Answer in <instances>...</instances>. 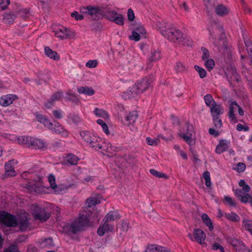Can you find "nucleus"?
<instances>
[{
    "label": "nucleus",
    "instance_id": "1",
    "mask_svg": "<svg viewBox=\"0 0 252 252\" xmlns=\"http://www.w3.org/2000/svg\"><path fill=\"white\" fill-rule=\"evenodd\" d=\"M210 40L219 50L226 48L225 35L222 26L220 24L214 23L210 29Z\"/></svg>",
    "mask_w": 252,
    "mask_h": 252
},
{
    "label": "nucleus",
    "instance_id": "2",
    "mask_svg": "<svg viewBox=\"0 0 252 252\" xmlns=\"http://www.w3.org/2000/svg\"><path fill=\"white\" fill-rule=\"evenodd\" d=\"M90 218L89 215L80 214L78 220H75L67 227L68 231L74 234L81 231L84 226L89 225Z\"/></svg>",
    "mask_w": 252,
    "mask_h": 252
},
{
    "label": "nucleus",
    "instance_id": "3",
    "mask_svg": "<svg viewBox=\"0 0 252 252\" xmlns=\"http://www.w3.org/2000/svg\"><path fill=\"white\" fill-rule=\"evenodd\" d=\"M80 12L82 13L90 16V18L93 20H98L102 19L105 15L103 9L98 7L89 5L80 7Z\"/></svg>",
    "mask_w": 252,
    "mask_h": 252
},
{
    "label": "nucleus",
    "instance_id": "4",
    "mask_svg": "<svg viewBox=\"0 0 252 252\" xmlns=\"http://www.w3.org/2000/svg\"><path fill=\"white\" fill-rule=\"evenodd\" d=\"M164 37L173 42L184 44V38L183 36L182 32L173 25L170 29H168L166 35H165Z\"/></svg>",
    "mask_w": 252,
    "mask_h": 252
},
{
    "label": "nucleus",
    "instance_id": "5",
    "mask_svg": "<svg viewBox=\"0 0 252 252\" xmlns=\"http://www.w3.org/2000/svg\"><path fill=\"white\" fill-rule=\"evenodd\" d=\"M32 209L35 219L40 220L41 222L46 221L50 217V214L47 212L45 208L33 205Z\"/></svg>",
    "mask_w": 252,
    "mask_h": 252
},
{
    "label": "nucleus",
    "instance_id": "6",
    "mask_svg": "<svg viewBox=\"0 0 252 252\" xmlns=\"http://www.w3.org/2000/svg\"><path fill=\"white\" fill-rule=\"evenodd\" d=\"M16 216L5 211L0 212V222L7 227H16Z\"/></svg>",
    "mask_w": 252,
    "mask_h": 252
},
{
    "label": "nucleus",
    "instance_id": "7",
    "mask_svg": "<svg viewBox=\"0 0 252 252\" xmlns=\"http://www.w3.org/2000/svg\"><path fill=\"white\" fill-rule=\"evenodd\" d=\"M24 12L27 13L26 9H21L20 5L16 6V8H14V11L9 13H5L3 16V21L5 23L8 24L12 23L15 19L17 17L18 12Z\"/></svg>",
    "mask_w": 252,
    "mask_h": 252
},
{
    "label": "nucleus",
    "instance_id": "8",
    "mask_svg": "<svg viewBox=\"0 0 252 252\" xmlns=\"http://www.w3.org/2000/svg\"><path fill=\"white\" fill-rule=\"evenodd\" d=\"M55 35L60 39L63 40L72 38L74 36L75 33L69 29L62 27L55 31Z\"/></svg>",
    "mask_w": 252,
    "mask_h": 252
},
{
    "label": "nucleus",
    "instance_id": "9",
    "mask_svg": "<svg viewBox=\"0 0 252 252\" xmlns=\"http://www.w3.org/2000/svg\"><path fill=\"white\" fill-rule=\"evenodd\" d=\"M16 226L22 231H26L30 226L29 219L25 215H20L16 218Z\"/></svg>",
    "mask_w": 252,
    "mask_h": 252
},
{
    "label": "nucleus",
    "instance_id": "10",
    "mask_svg": "<svg viewBox=\"0 0 252 252\" xmlns=\"http://www.w3.org/2000/svg\"><path fill=\"white\" fill-rule=\"evenodd\" d=\"M229 242L234 248L236 252H250V250L239 240L230 238Z\"/></svg>",
    "mask_w": 252,
    "mask_h": 252
},
{
    "label": "nucleus",
    "instance_id": "11",
    "mask_svg": "<svg viewBox=\"0 0 252 252\" xmlns=\"http://www.w3.org/2000/svg\"><path fill=\"white\" fill-rule=\"evenodd\" d=\"M141 91H139L138 87L135 84L124 93L123 97L125 99H130L141 94Z\"/></svg>",
    "mask_w": 252,
    "mask_h": 252
},
{
    "label": "nucleus",
    "instance_id": "12",
    "mask_svg": "<svg viewBox=\"0 0 252 252\" xmlns=\"http://www.w3.org/2000/svg\"><path fill=\"white\" fill-rule=\"evenodd\" d=\"M47 144L45 142L40 139L31 138L29 148L33 149H42L47 147Z\"/></svg>",
    "mask_w": 252,
    "mask_h": 252
},
{
    "label": "nucleus",
    "instance_id": "13",
    "mask_svg": "<svg viewBox=\"0 0 252 252\" xmlns=\"http://www.w3.org/2000/svg\"><path fill=\"white\" fill-rule=\"evenodd\" d=\"M101 224L97 230V234L100 236H102L105 232H113L114 230V226L109 223L105 220Z\"/></svg>",
    "mask_w": 252,
    "mask_h": 252
},
{
    "label": "nucleus",
    "instance_id": "14",
    "mask_svg": "<svg viewBox=\"0 0 252 252\" xmlns=\"http://www.w3.org/2000/svg\"><path fill=\"white\" fill-rule=\"evenodd\" d=\"M228 102H230L229 106V110L228 113V117L229 119L233 123H236L238 122V120L234 114V111L237 107L239 106V104L237 102L234 101H229Z\"/></svg>",
    "mask_w": 252,
    "mask_h": 252
},
{
    "label": "nucleus",
    "instance_id": "15",
    "mask_svg": "<svg viewBox=\"0 0 252 252\" xmlns=\"http://www.w3.org/2000/svg\"><path fill=\"white\" fill-rule=\"evenodd\" d=\"M226 76L230 84H232V82L234 81L239 82L241 80V78L238 74L236 68L233 67H231L228 69Z\"/></svg>",
    "mask_w": 252,
    "mask_h": 252
},
{
    "label": "nucleus",
    "instance_id": "16",
    "mask_svg": "<svg viewBox=\"0 0 252 252\" xmlns=\"http://www.w3.org/2000/svg\"><path fill=\"white\" fill-rule=\"evenodd\" d=\"M103 141L101 138L93 135L92 140L90 141L88 145L92 148L96 150H98L102 148Z\"/></svg>",
    "mask_w": 252,
    "mask_h": 252
},
{
    "label": "nucleus",
    "instance_id": "17",
    "mask_svg": "<svg viewBox=\"0 0 252 252\" xmlns=\"http://www.w3.org/2000/svg\"><path fill=\"white\" fill-rule=\"evenodd\" d=\"M138 117V113L136 111H132L125 118V120H122V123L126 126H129L133 124Z\"/></svg>",
    "mask_w": 252,
    "mask_h": 252
},
{
    "label": "nucleus",
    "instance_id": "18",
    "mask_svg": "<svg viewBox=\"0 0 252 252\" xmlns=\"http://www.w3.org/2000/svg\"><path fill=\"white\" fill-rule=\"evenodd\" d=\"M52 132L60 134L62 136L66 137L68 135V131L65 130L59 123L55 122L51 129Z\"/></svg>",
    "mask_w": 252,
    "mask_h": 252
},
{
    "label": "nucleus",
    "instance_id": "19",
    "mask_svg": "<svg viewBox=\"0 0 252 252\" xmlns=\"http://www.w3.org/2000/svg\"><path fill=\"white\" fill-rule=\"evenodd\" d=\"M152 80L151 78L146 77L143 78L140 82L135 84L138 87L139 91H141V94L145 91L150 86Z\"/></svg>",
    "mask_w": 252,
    "mask_h": 252
},
{
    "label": "nucleus",
    "instance_id": "20",
    "mask_svg": "<svg viewBox=\"0 0 252 252\" xmlns=\"http://www.w3.org/2000/svg\"><path fill=\"white\" fill-rule=\"evenodd\" d=\"M16 98V95L12 94L3 95L0 98V104L2 106H7L12 104Z\"/></svg>",
    "mask_w": 252,
    "mask_h": 252
},
{
    "label": "nucleus",
    "instance_id": "21",
    "mask_svg": "<svg viewBox=\"0 0 252 252\" xmlns=\"http://www.w3.org/2000/svg\"><path fill=\"white\" fill-rule=\"evenodd\" d=\"M210 112L212 117H219L223 113V108L220 104L214 102L210 107Z\"/></svg>",
    "mask_w": 252,
    "mask_h": 252
},
{
    "label": "nucleus",
    "instance_id": "22",
    "mask_svg": "<svg viewBox=\"0 0 252 252\" xmlns=\"http://www.w3.org/2000/svg\"><path fill=\"white\" fill-rule=\"evenodd\" d=\"M63 95L62 92H58L54 93L49 99L45 103V106L48 108H50L54 104V102L59 101Z\"/></svg>",
    "mask_w": 252,
    "mask_h": 252
},
{
    "label": "nucleus",
    "instance_id": "23",
    "mask_svg": "<svg viewBox=\"0 0 252 252\" xmlns=\"http://www.w3.org/2000/svg\"><path fill=\"white\" fill-rule=\"evenodd\" d=\"M38 245L42 249L51 248L54 246L53 240L52 238H41L38 241Z\"/></svg>",
    "mask_w": 252,
    "mask_h": 252
},
{
    "label": "nucleus",
    "instance_id": "24",
    "mask_svg": "<svg viewBox=\"0 0 252 252\" xmlns=\"http://www.w3.org/2000/svg\"><path fill=\"white\" fill-rule=\"evenodd\" d=\"M26 187L27 189L32 192H34L41 194L44 192V188L37 183L28 184L26 185Z\"/></svg>",
    "mask_w": 252,
    "mask_h": 252
},
{
    "label": "nucleus",
    "instance_id": "25",
    "mask_svg": "<svg viewBox=\"0 0 252 252\" xmlns=\"http://www.w3.org/2000/svg\"><path fill=\"white\" fill-rule=\"evenodd\" d=\"M229 142L226 140H221L216 148V152L218 154L227 151L229 147Z\"/></svg>",
    "mask_w": 252,
    "mask_h": 252
},
{
    "label": "nucleus",
    "instance_id": "26",
    "mask_svg": "<svg viewBox=\"0 0 252 252\" xmlns=\"http://www.w3.org/2000/svg\"><path fill=\"white\" fill-rule=\"evenodd\" d=\"M144 252H170L166 248L157 245L148 246Z\"/></svg>",
    "mask_w": 252,
    "mask_h": 252
},
{
    "label": "nucleus",
    "instance_id": "27",
    "mask_svg": "<svg viewBox=\"0 0 252 252\" xmlns=\"http://www.w3.org/2000/svg\"><path fill=\"white\" fill-rule=\"evenodd\" d=\"M195 239L200 244L204 243L206 234L200 229H195L193 232Z\"/></svg>",
    "mask_w": 252,
    "mask_h": 252
},
{
    "label": "nucleus",
    "instance_id": "28",
    "mask_svg": "<svg viewBox=\"0 0 252 252\" xmlns=\"http://www.w3.org/2000/svg\"><path fill=\"white\" fill-rule=\"evenodd\" d=\"M172 25L168 23H165L164 21L162 22H158L157 24V28L160 31V33L164 36L166 35V33L168 32V29H170Z\"/></svg>",
    "mask_w": 252,
    "mask_h": 252
},
{
    "label": "nucleus",
    "instance_id": "29",
    "mask_svg": "<svg viewBox=\"0 0 252 252\" xmlns=\"http://www.w3.org/2000/svg\"><path fill=\"white\" fill-rule=\"evenodd\" d=\"M215 11L217 15L223 16L229 13V9L226 6L220 4L216 7Z\"/></svg>",
    "mask_w": 252,
    "mask_h": 252
},
{
    "label": "nucleus",
    "instance_id": "30",
    "mask_svg": "<svg viewBox=\"0 0 252 252\" xmlns=\"http://www.w3.org/2000/svg\"><path fill=\"white\" fill-rule=\"evenodd\" d=\"M44 53L50 59L55 61H58L60 59V56L58 54L56 51H53L49 47H45Z\"/></svg>",
    "mask_w": 252,
    "mask_h": 252
},
{
    "label": "nucleus",
    "instance_id": "31",
    "mask_svg": "<svg viewBox=\"0 0 252 252\" xmlns=\"http://www.w3.org/2000/svg\"><path fill=\"white\" fill-rule=\"evenodd\" d=\"M79 160V158L72 154H69L65 158V161L71 165H76Z\"/></svg>",
    "mask_w": 252,
    "mask_h": 252
},
{
    "label": "nucleus",
    "instance_id": "32",
    "mask_svg": "<svg viewBox=\"0 0 252 252\" xmlns=\"http://www.w3.org/2000/svg\"><path fill=\"white\" fill-rule=\"evenodd\" d=\"M120 218V216L118 214V213L110 211L107 213V214L105 216L104 219L103 220L102 222L104 220L106 221L109 222L111 221H114L116 220H119Z\"/></svg>",
    "mask_w": 252,
    "mask_h": 252
},
{
    "label": "nucleus",
    "instance_id": "33",
    "mask_svg": "<svg viewBox=\"0 0 252 252\" xmlns=\"http://www.w3.org/2000/svg\"><path fill=\"white\" fill-rule=\"evenodd\" d=\"M5 174L8 176H14L16 175L13 166L11 163V161L6 162L5 164Z\"/></svg>",
    "mask_w": 252,
    "mask_h": 252
},
{
    "label": "nucleus",
    "instance_id": "34",
    "mask_svg": "<svg viewBox=\"0 0 252 252\" xmlns=\"http://www.w3.org/2000/svg\"><path fill=\"white\" fill-rule=\"evenodd\" d=\"M77 91L80 94H83L88 95H93L94 94V91L88 86L81 87L77 88Z\"/></svg>",
    "mask_w": 252,
    "mask_h": 252
},
{
    "label": "nucleus",
    "instance_id": "35",
    "mask_svg": "<svg viewBox=\"0 0 252 252\" xmlns=\"http://www.w3.org/2000/svg\"><path fill=\"white\" fill-rule=\"evenodd\" d=\"M202 219L204 223L209 227L210 231H212L214 229L213 222L206 214H203L202 215Z\"/></svg>",
    "mask_w": 252,
    "mask_h": 252
},
{
    "label": "nucleus",
    "instance_id": "36",
    "mask_svg": "<svg viewBox=\"0 0 252 252\" xmlns=\"http://www.w3.org/2000/svg\"><path fill=\"white\" fill-rule=\"evenodd\" d=\"M179 136L184 139L188 144L192 145L193 144L191 138L192 134L191 132L180 133Z\"/></svg>",
    "mask_w": 252,
    "mask_h": 252
},
{
    "label": "nucleus",
    "instance_id": "37",
    "mask_svg": "<svg viewBox=\"0 0 252 252\" xmlns=\"http://www.w3.org/2000/svg\"><path fill=\"white\" fill-rule=\"evenodd\" d=\"M48 181L50 183V187L52 189L55 190V191L57 193H59L58 190V187L56 183L55 177L53 174H50L48 176Z\"/></svg>",
    "mask_w": 252,
    "mask_h": 252
},
{
    "label": "nucleus",
    "instance_id": "38",
    "mask_svg": "<svg viewBox=\"0 0 252 252\" xmlns=\"http://www.w3.org/2000/svg\"><path fill=\"white\" fill-rule=\"evenodd\" d=\"M80 135L82 138L88 144L89 143L93 137V135H91L90 132L86 130L80 131Z\"/></svg>",
    "mask_w": 252,
    "mask_h": 252
},
{
    "label": "nucleus",
    "instance_id": "39",
    "mask_svg": "<svg viewBox=\"0 0 252 252\" xmlns=\"http://www.w3.org/2000/svg\"><path fill=\"white\" fill-rule=\"evenodd\" d=\"M94 113L97 117H101L103 119H108L109 115L107 112L102 109H99L95 108L94 110Z\"/></svg>",
    "mask_w": 252,
    "mask_h": 252
},
{
    "label": "nucleus",
    "instance_id": "40",
    "mask_svg": "<svg viewBox=\"0 0 252 252\" xmlns=\"http://www.w3.org/2000/svg\"><path fill=\"white\" fill-rule=\"evenodd\" d=\"M174 68L177 73L183 72L187 70L186 66L181 62H177Z\"/></svg>",
    "mask_w": 252,
    "mask_h": 252
},
{
    "label": "nucleus",
    "instance_id": "41",
    "mask_svg": "<svg viewBox=\"0 0 252 252\" xmlns=\"http://www.w3.org/2000/svg\"><path fill=\"white\" fill-rule=\"evenodd\" d=\"M224 216L227 219L232 221L236 222L240 220L239 217L235 213L231 212V213H225Z\"/></svg>",
    "mask_w": 252,
    "mask_h": 252
},
{
    "label": "nucleus",
    "instance_id": "42",
    "mask_svg": "<svg viewBox=\"0 0 252 252\" xmlns=\"http://www.w3.org/2000/svg\"><path fill=\"white\" fill-rule=\"evenodd\" d=\"M31 138V137L28 136H21L19 137L17 140L19 144L26 145L29 147V145L30 144Z\"/></svg>",
    "mask_w": 252,
    "mask_h": 252
},
{
    "label": "nucleus",
    "instance_id": "43",
    "mask_svg": "<svg viewBox=\"0 0 252 252\" xmlns=\"http://www.w3.org/2000/svg\"><path fill=\"white\" fill-rule=\"evenodd\" d=\"M99 203V201L95 197H90L86 200V204L88 207H92L97 204Z\"/></svg>",
    "mask_w": 252,
    "mask_h": 252
},
{
    "label": "nucleus",
    "instance_id": "44",
    "mask_svg": "<svg viewBox=\"0 0 252 252\" xmlns=\"http://www.w3.org/2000/svg\"><path fill=\"white\" fill-rule=\"evenodd\" d=\"M204 99L206 105L210 107L212 106V104L214 103V102H216L210 94H206Z\"/></svg>",
    "mask_w": 252,
    "mask_h": 252
},
{
    "label": "nucleus",
    "instance_id": "45",
    "mask_svg": "<svg viewBox=\"0 0 252 252\" xmlns=\"http://www.w3.org/2000/svg\"><path fill=\"white\" fill-rule=\"evenodd\" d=\"M4 252H20L17 244L10 245L8 248H5Z\"/></svg>",
    "mask_w": 252,
    "mask_h": 252
},
{
    "label": "nucleus",
    "instance_id": "46",
    "mask_svg": "<svg viewBox=\"0 0 252 252\" xmlns=\"http://www.w3.org/2000/svg\"><path fill=\"white\" fill-rule=\"evenodd\" d=\"M204 65L209 71H211L215 66V63L213 59H207L206 60Z\"/></svg>",
    "mask_w": 252,
    "mask_h": 252
},
{
    "label": "nucleus",
    "instance_id": "47",
    "mask_svg": "<svg viewBox=\"0 0 252 252\" xmlns=\"http://www.w3.org/2000/svg\"><path fill=\"white\" fill-rule=\"evenodd\" d=\"M37 75L39 79H41L45 83H47L48 81L50 80V78L48 77L47 74L42 71H39L37 73Z\"/></svg>",
    "mask_w": 252,
    "mask_h": 252
},
{
    "label": "nucleus",
    "instance_id": "48",
    "mask_svg": "<svg viewBox=\"0 0 252 252\" xmlns=\"http://www.w3.org/2000/svg\"><path fill=\"white\" fill-rule=\"evenodd\" d=\"M97 123L100 125L103 129V131L107 134H109V131L108 129V127L107 125L104 122V121L101 119H98L96 121Z\"/></svg>",
    "mask_w": 252,
    "mask_h": 252
},
{
    "label": "nucleus",
    "instance_id": "49",
    "mask_svg": "<svg viewBox=\"0 0 252 252\" xmlns=\"http://www.w3.org/2000/svg\"><path fill=\"white\" fill-rule=\"evenodd\" d=\"M194 67L198 72L199 77L201 78H203L206 76V71L204 68L199 66L198 65H195Z\"/></svg>",
    "mask_w": 252,
    "mask_h": 252
},
{
    "label": "nucleus",
    "instance_id": "50",
    "mask_svg": "<svg viewBox=\"0 0 252 252\" xmlns=\"http://www.w3.org/2000/svg\"><path fill=\"white\" fill-rule=\"evenodd\" d=\"M239 185L242 188V190L246 193H248L250 191L251 188L250 186L246 184L245 180H241L239 182Z\"/></svg>",
    "mask_w": 252,
    "mask_h": 252
},
{
    "label": "nucleus",
    "instance_id": "51",
    "mask_svg": "<svg viewBox=\"0 0 252 252\" xmlns=\"http://www.w3.org/2000/svg\"><path fill=\"white\" fill-rule=\"evenodd\" d=\"M160 58V52L158 51L154 50L151 52V60L152 61H156Z\"/></svg>",
    "mask_w": 252,
    "mask_h": 252
},
{
    "label": "nucleus",
    "instance_id": "52",
    "mask_svg": "<svg viewBox=\"0 0 252 252\" xmlns=\"http://www.w3.org/2000/svg\"><path fill=\"white\" fill-rule=\"evenodd\" d=\"M240 200L243 203L250 202L252 204V197L247 193H246L240 199Z\"/></svg>",
    "mask_w": 252,
    "mask_h": 252
},
{
    "label": "nucleus",
    "instance_id": "53",
    "mask_svg": "<svg viewBox=\"0 0 252 252\" xmlns=\"http://www.w3.org/2000/svg\"><path fill=\"white\" fill-rule=\"evenodd\" d=\"M129 38L131 40L138 41L140 39V35L139 34V33H138L137 32L133 30L132 31L131 34L129 36Z\"/></svg>",
    "mask_w": 252,
    "mask_h": 252
},
{
    "label": "nucleus",
    "instance_id": "54",
    "mask_svg": "<svg viewBox=\"0 0 252 252\" xmlns=\"http://www.w3.org/2000/svg\"><path fill=\"white\" fill-rule=\"evenodd\" d=\"M150 172L153 176L158 177V178L166 177V175L165 174L161 173V172H159L154 169H150Z\"/></svg>",
    "mask_w": 252,
    "mask_h": 252
},
{
    "label": "nucleus",
    "instance_id": "55",
    "mask_svg": "<svg viewBox=\"0 0 252 252\" xmlns=\"http://www.w3.org/2000/svg\"><path fill=\"white\" fill-rule=\"evenodd\" d=\"M123 20V16L121 14H119L118 13L116 17L114 19L113 22H115L116 24L118 25L121 26L124 25Z\"/></svg>",
    "mask_w": 252,
    "mask_h": 252
},
{
    "label": "nucleus",
    "instance_id": "56",
    "mask_svg": "<svg viewBox=\"0 0 252 252\" xmlns=\"http://www.w3.org/2000/svg\"><path fill=\"white\" fill-rule=\"evenodd\" d=\"M146 141L149 145H157L159 142L158 138L152 139L149 137L146 138Z\"/></svg>",
    "mask_w": 252,
    "mask_h": 252
},
{
    "label": "nucleus",
    "instance_id": "57",
    "mask_svg": "<svg viewBox=\"0 0 252 252\" xmlns=\"http://www.w3.org/2000/svg\"><path fill=\"white\" fill-rule=\"evenodd\" d=\"M215 126L217 128H220L222 126V122L220 117H213Z\"/></svg>",
    "mask_w": 252,
    "mask_h": 252
},
{
    "label": "nucleus",
    "instance_id": "58",
    "mask_svg": "<svg viewBox=\"0 0 252 252\" xmlns=\"http://www.w3.org/2000/svg\"><path fill=\"white\" fill-rule=\"evenodd\" d=\"M201 50L203 52V55L202 56V60L203 61L206 60L208 59L210 57L209 52L208 49H207L205 47H202L201 48Z\"/></svg>",
    "mask_w": 252,
    "mask_h": 252
},
{
    "label": "nucleus",
    "instance_id": "59",
    "mask_svg": "<svg viewBox=\"0 0 252 252\" xmlns=\"http://www.w3.org/2000/svg\"><path fill=\"white\" fill-rule=\"evenodd\" d=\"M69 118L71 119L73 123L75 124H77L81 121V119L79 116L74 113L70 114Z\"/></svg>",
    "mask_w": 252,
    "mask_h": 252
},
{
    "label": "nucleus",
    "instance_id": "60",
    "mask_svg": "<svg viewBox=\"0 0 252 252\" xmlns=\"http://www.w3.org/2000/svg\"><path fill=\"white\" fill-rule=\"evenodd\" d=\"M118 13L115 11H109L106 14L107 18L110 21H113L114 19L116 17Z\"/></svg>",
    "mask_w": 252,
    "mask_h": 252
},
{
    "label": "nucleus",
    "instance_id": "61",
    "mask_svg": "<svg viewBox=\"0 0 252 252\" xmlns=\"http://www.w3.org/2000/svg\"><path fill=\"white\" fill-rule=\"evenodd\" d=\"M207 8H211L215 5L217 0H203Z\"/></svg>",
    "mask_w": 252,
    "mask_h": 252
},
{
    "label": "nucleus",
    "instance_id": "62",
    "mask_svg": "<svg viewBox=\"0 0 252 252\" xmlns=\"http://www.w3.org/2000/svg\"><path fill=\"white\" fill-rule=\"evenodd\" d=\"M97 63L96 60H90L86 63V66L89 68H94L97 66Z\"/></svg>",
    "mask_w": 252,
    "mask_h": 252
},
{
    "label": "nucleus",
    "instance_id": "63",
    "mask_svg": "<svg viewBox=\"0 0 252 252\" xmlns=\"http://www.w3.org/2000/svg\"><path fill=\"white\" fill-rule=\"evenodd\" d=\"M246 169V165L243 162H239L236 165V170L239 172H243Z\"/></svg>",
    "mask_w": 252,
    "mask_h": 252
},
{
    "label": "nucleus",
    "instance_id": "64",
    "mask_svg": "<svg viewBox=\"0 0 252 252\" xmlns=\"http://www.w3.org/2000/svg\"><path fill=\"white\" fill-rule=\"evenodd\" d=\"M137 32L139 33L140 35H143L146 33V31L145 28L142 26H139L136 27L134 30Z\"/></svg>",
    "mask_w": 252,
    "mask_h": 252
}]
</instances>
